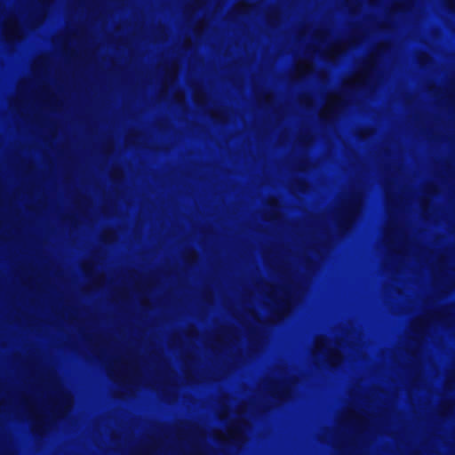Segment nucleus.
I'll list each match as a JSON object with an SVG mask.
<instances>
[{
  "label": "nucleus",
  "instance_id": "f257e3e1",
  "mask_svg": "<svg viewBox=\"0 0 455 455\" xmlns=\"http://www.w3.org/2000/svg\"><path fill=\"white\" fill-rule=\"evenodd\" d=\"M321 343H322V341L318 342L317 345H316V347H317L318 350H322V347H321L322 344Z\"/></svg>",
  "mask_w": 455,
  "mask_h": 455
}]
</instances>
